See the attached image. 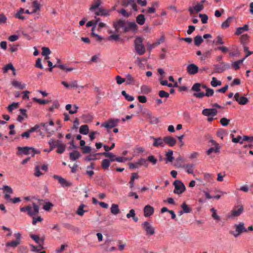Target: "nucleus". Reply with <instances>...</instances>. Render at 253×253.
Here are the masks:
<instances>
[{
  "label": "nucleus",
  "instance_id": "f257e3e1",
  "mask_svg": "<svg viewBox=\"0 0 253 253\" xmlns=\"http://www.w3.org/2000/svg\"><path fill=\"white\" fill-rule=\"evenodd\" d=\"M134 45L136 52L139 55H143L146 52L145 47L143 44V39L141 37H137L134 41Z\"/></svg>",
  "mask_w": 253,
  "mask_h": 253
},
{
  "label": "nucleus",
  "instance_id": "f03ea898",
  "mask_svg": "<svg viewBox=\"0 0 253 253\" xmlns=\"http://www.w3.org/2000/svg\"><path fill=\"white\" fill-rule=\"evenodd\" d=\"M244 208L242 205L235 206L227 214V217L229 219H234L239 217L243 212Z\"/></svg>",
  "mask_w": 253,
  "mask_h": 253
},
{
  "label": "nucleus",
  "instance_id": "7ed1b4c3",
  "mask_svg": "<svg viewBox=\"0 0 253 253\" xmlns=\"http://www.w3.org/2000/svg\"><path fill=\"white\" fill-rule=\"evenodd\" d=\"M21 212H27L30 216H34L39 212V207L35 203L33 204V207L28 205L26 207L20 208Z\"/></svg>",
  "mask_w": 253,
  "mask_h": 253
},
{
  "label": "nucleus",
  "instance_id": "20e7f679",
  "mask_svg": "<svg viewBox=\"0 0 253 253\" xmlns=\"http://www.w3.org/2000/svg\"><path fill=\"white\" fill-rule=\"evenodd\" d=\"M40 126L42 127V129L49 134H52L55 131L54 123L52 121L49 122L43 123L40 124Z\"/></svg>",
  "mask_w": 253,
  "mask_h": 253
},
{
  "label": "nucleus",
  "instance_id": "39448f33",
  "mask_svg": "<svg viewBox=\"0 0 253 253\" xmlns=\"http://www.w3.org/2000/svg\"><path fill=\"white\" fill-rule=\"evenodd\" d=\"M142 228L145 231L147 235L152 236L155 233V228L151 222L144 221L141 224Z\"/></svg>",
  "mask_w": 253,
  "mask_h": 253
},
{
  "label": "nucleus",
  "instance_id": "423d86ee",
  "mask_svg": "<svg viewBox=\"0 0 253 253\" xmlns=\"http://www.w3.org/2000/svg\"><path fill=\"white\" fill-rule=\"evenodd\" d=\"M14 237L15 238V240L7 242L5 244L7 247L15 248L20 244L22 239V235L20 232L16 233L14 234Z\"/></svg>",
  "mask_w": 253,
  "mask_h": 253
},
{
  "label": "nucleus",
  "instance_id": "0eeeda50",
  "mask_svg": "<svg viewBox=\"0 0 253 253\" xmlns=\"http://www.w3.org/2000/svg\"><path fill=\"white\" fill-rule=\"evenodd\" d=\"M120 120L119 119H110L101 124V126L107 129H111L117 126Z\"/></svg>",
  "mask_w": 253,
  "mask_h": 253
},
{
  "label": "nucleus",
  "instance_id": "6e6552de",
  "mask_svg": "<svg viewBox=\"0 0 253 253\" xmlns=\"http://www.w3.org/2000/svg\"><path fill=\"white\" fill-rule=\"evenodd\" d=\"M17 149L18 151L17 154L18 155L21 154L29 155L31 154L32 156H34L35 154L36 149L32 147H18Z\"/></svg>",
  "mask_w": 253,
  "mask_h": 253
},
{
  "label": "nucleus",
  "instance_id": "1a4fd4ad",
  "mask_svg": "<svg viewBox=\"0 0 253 253\" xmlns=\"http://www.w3.org/2000/svg\"><path fill=\"white\" fill-rule=\"evenodd\" d=\"M174 186V193L176 194H182L186 189L184 184L180 180H175L173 182Z\"/></svg>",
  "mask_w": 253,
  "mask_h": 253
},
{
  "label": "nucleus",
  "instance_id": "9d476101",
  "mask_svg": "<svg viewBox=\"0 0 253 253\" xmlns=\"http://www.w3.org/2000/svg\"><path fill=\"white\" fill-rule=\"evenodd\" d=\"M137 28L138 26L134 22L126 21L124 32L132 31L135 33L137 30Z\"/></svg>",
  "mask_w": 253,
  "mask_h": 253
},
{
  "label": "nucleus",
  "instance_id": "9b49d317",
  "mask_svg": "<svg viewBox=\"0 0 253 253\" xmlns=\"http://www.w3.org/2000/svg\"><path fill=\"white\" fill-rule=\"evenodd\" d=\"M10 83L13 87L20 90L23 89L26 87V84L23 83L22 82L15 79L12 80Z\"/></svg>",
  "mask_w": 253,
  "mask_h": 253
},
{
  "label": "nucleus",
  "instance_id": "f8f14e48",
  "mask_svg": "<svg viewBox=\"0 0 253 253\" xmlns=\"http://www.w3.org/2000/svg\"><path fill=\"white\" fill-rule=\"evenodd\" d=\"M150 139L153 140V146L154 147H164V139L161 137H154V136H150Z\"/></svg>",
  "mask_w": 253,
  "mask_h": 253
},
{
  "label": "nucleus",
  "instance_id": "ddd939ff",
  "mask_svg": "<svg viewBox=\"0 0 253 253\" xmlns=\"http://www.w3.org/2000/svg\"><path fill=\"white\" fill-rule=\"evenodd\" d=\"M228 64L225 62H221L220 64L215 66V72L217 73H222L226 69L229 68Z\"/></svg>",
  "mask_w": 253,
  "mask_h": 253
},
{
  "label": "nucleus",
  "instance_id": "4468645a",
  "mask_svg": "<svg viewBox=\"0 0 253 253\" xmlns=\"http://www.w3.org/2000/svg\"><path fill=\"white\" fill-rule=\"evenodd\" d=\"M234 98L240 105H245L249 102L247 98L241 96L239 93H236L234 95Z\"/></svg>",
  "mask_w": 253,
  "mask_h": 253
},
{
  "label": "nucleus",
  "instance_id": "2eb2a0df",
  "mask_svg": "<svg viewBox=\"0 0 253 253\" xmlns=\"http://www.w3.org/2000/svg\"><path fill=\"white\" fill-rule=\"evenodd\" d=\"M217 111L215 108L204 109L202 111V114L205 116L214 117L217 115Z\"/></svg>",
  "mask_w": 253,
  "mask_h": 253
},
{
  "label": "nucleus",
  "instance_id": "dca6fc26",
  "mask_svg": "<svg viewBox=\"0 0 253 253\" xmlns=\"http://www.w3.org/2000/svg\"><path fill=\"white\" fill-rule=\"evenodd\" d=\"M199 68L195 64L192 63L188 65L187 67V72L190 75H195L198 72Z\"/></svg>",
  "mask_w": 253,
  "mask_h": 253
},
{
  "label": "nucleus",
  "instance_id": "f3484780",
  "mask_svg": "<svg viewBox=\"0 0 253 253\" xmlns=\"http://www.w3.org/2000/svg\"><path fill=\"white\" fill-rule=\"evenodd\" d=\"M126 21L124 20H119L114 24V27L115 29V31L116 32H119V31L121 29L124 32V30L125 26Z\"/></svg>",
  "mask_w": 253,
  "mask_h": 253
},
{
  "label": "nucleus",
  "instance_id": "a211bd4d",
  "mask_svg": "<svg viewBox=\"0 0 253 253\" xmlns=\"http://www.w3.org/2000/svg\"><path fill=\"white\" fill-rule=\"evenodd\" d=\"M154 212V209L153 207L147 205L144 208V215L145 217H149L151 216Z\"/></svg>",
  "mask_w": 253,
  "mask_h": 253
},
{
  "label": "nucleus",
  "instance_id": "6ab92c4d",
  "mask_svg": "<svg viewBox=\"0 0 253 253\" xmlns=\"http://www.w3.org/2000/svg\"><path fill=\"white\" fill-rule=\"evenodd\" d=\"M203 4L202 3H198L195 6L192 7H190L189 8V11L190 12V14L192 15L194 13V12L198 13L201 11V10H203Z\"/></svg>",
  "mask_w": 253,
  "mask_h": 253
},
{
  "label": "nucleus",
  "instance_id": "aec40b11",
  "mask_svg": "<svg viewBox=\"0 0 253 253\" xmlns=\"http://www.w3.org/2000/svg\"><path fill=\"white\" fill-rule=\"evenodd\" d=\"M109 12L110 11L109 10L104 8L102 6H100L98 9V10L95 12V16L96 17L97 16H109Z\"/></svg>",
  "mask_w": 253,
  "mask_h": 253
},
{
  "label": "nucleus",
  "instance_id": "412c9836",
  "mask_svg": "<svg viewBox=\"0 0 253 253\" xmlns=\"http://www.w3.org/2000/svg\"><path fill=\"white\" fill-rule=\"evenodd\" d=\"M164 144L166 143L169 146L172 147L176 144V139L170 136H166L164 137Z\"/></svg>",
  "mask_w": 253,
  "mask_h": 253
},
{
  "label": "nucleus",
  "instance_id": "4be33fe9",
  "mask_svg": "<svg viewBox=\"0 0 253 253\" xmlns=\"http://www.w3.org/2000/svg\"><path fill=\"white\" fill-rule=\"evenodd\" d=\"M182 167L188 174H193L195 165L193 164H189L183 165Z\"/></svg>",
  "mask_w": 253,
  "mask_h": 253
},
{
  "label": "nucleus",
  "instance_id": "5701e85b",
  "mask_svg": "<svg viewBox=\"0 0 253 253\" xmlns=\"http://www.w3.org/2000/svg\"><path fill=\"white\" fill-rule=\"evenodd\" d=\"M59 141H55L53 139H50L48 142V144L50 145V148L49 149V151L44 150V152L49 153L55 147H57L58 145L59 144Z\"/></svg>",
  "mask_w": 253,
  "mask_h": 253
},
{
  "label": "nucleus",
  "instance_id": "b1692460",
  "mask_svg": "<svg viewBox=\"0 0 253 253\" xmlns=\"http://www.w3.org/2000/svg\"><path fill=\"white\" fill-rule=\"evenodd\" d=\"M101 4V0H94L93 3L91 4L89 10L90 11H95L96 9H98L100 7Z\"/></svg>",
  "mask_w": 253,
  "mask_h": 253
},
{
  "label": "nucleus",
  "instance_id": "393cba45",
  "mask_svg": "<svg viewBox=\"0 0 253 253\" xmlns=\"http://www.w3.org/2000/svg\"><path fill=\"white\" fill-rule=\"evenodd\" d=\"M236 232L241 234L242 232H246L247 229L244 226V223L243 222H240L238 224L235 225Z\"/></svg>",
  "mask_w": 253,
  "mask_h": 253
},
{
  "label": "nucleus",
  "instance_id": "a878e982",
  "mask_svg": "<svg viewBox=\"0 0 253 253\" xmlns=\"http://www.w3.org/2000/svg\"><path fill=\"white\" fill-rule=\"evenodd\" d=\"M214 145H215L214 148H210L207 150V153L208 155H210L212 152H214L215 153L219 152L220 146L219 144L214 142Z\"/></svg>",
  "mask_w": 253,
  "mask_h": 253
},
{
  "label": "nucleus",
  "instance_id": "bb28decb",
  "mask_svg": "<svg viewBox=\"0 0 253 253\" xmlns=\"http://www.w3.org/2000/svg\"><path fill=\"white\" fill-rule=\"evenodd\" d=\"M111 212L113 215H117L120 212L119 206L117 204H113L110 208Z\"/></svg>",
  "mask_w": 253,
  "mask_h": 253
},
{
  "label": "nucleus",
  "instance_id": "cd10ccee",
  "mask_svg": "<svg viewBox=\"0 0 253 253\" xmlns=\"http://www.w3.org/2000/svg\"><path fill=\"white\" fill-rule=\"evenodd\" d=\"M72 108V106L71 104H67L66 105L65 108L67 110L69 111V112L71 114H74L76 113H77L78 109V107L76 106V105H74L73 107V108Z\"/></svg>",
  "mask_w": 253,
  "mask_h": 253
},
{
  "label": "nucleus",
  "instance_id": "c85d7f7f",
  "mask_svg": "<svg viewBox=\"0 0 253 253\" xmlns=\"http://www.w3.org/2000/svg\"><path fill=\"white\" fill-rule=\"evenodd\" d=\"M81 157L80 153L78 151H74L70 153V159L72 161H76Z\"/></svg>",
  "mask_w": 253,
  "mask_h": 253
},
{
  "label": "nucleus",
  "instance_id": "c756f323",
  "mask_svg": "<svg viewBox=\"0 0 253 253\" xmlns=\"http://www.w3.org/2000/svg\"><path fill=\"white\" fill-rule=\"evenodd\" d=\"M135 211L133 209H131L129 211V212L126 214V216L127 218L132 217L133 220L136 222L138 220V218L135 216Z\"/></svg>",
  "mask_w": 253,
  "mask_h": 253
},
{
  "label": "nucleus",
  "instance_id": "7c9ffc66",
  "mask_svg": "<svg viewBox=\"0 0 253 253\" xmlns=\"http://www.w3.org/2000/svg\"><path fill=\"white\" fill-rule=\"evenodd\" d=\"M249 30V26L248 25H245L244 26L242 27H239L237 29L235 32L236 35H239L243 33L245 31H248Z\"/></svg>",
  "mask_w": 253,
  "mask_h": 253
},
{
  "label": "nucleus",
  "instance_id": "2f4dec72",
  "mask_svg": "<svg viewBox=\"0 0 253 253\" xmlns=\"http://www.w3.org/2000/svg\"><path fill=\"white\" fill-rule=\"evenodd\" d=\"M20 111L22 113V115H18L17 120L19 122H22L24 118H27L26 110L24 109H20Z\"/></svg>",
  "mask_w": 253,
  "mask_h": 253
},
{
  "label": "nucleus",
  "instance_id": "473e14b6",
  "mask_svg": "<svg viewBox=\"0 0 253 253\" xmlns=\"http://www.w3.org/2000/svg\"><path fill=\"white\" fill-rule=\"evenodd\" d=\"M79 132L80 133L84 135L87 134L89 132L88 126L86 125L81 126L80 128Z\"/></svg>",
  "mask_w": 253,
  "mask_h": 253
},
{
  "label": "nucleus",
  "instance_id": "72a5a7b5",
  "mask_svg": "<svg viewBox=\"0 0 253 253\" xmlns=\"http://www.w3.org/2000/svg\"><path fill=\"white\" fill-rule=\"evenodd\" d=\"M145 16L143 14L138 15L136 18V22L140 25H143L145 23Z\"/></svg>",
  "mask_w": 253,
  "mask_h": 253
},
{
  "label": "nucleus",
  "instance_id": "f704fd0d",
  "mask_svg": "<svg viewBox=\"0 0 253 253\" xmlns=\"http://www.w3.org/2000/svg\"><path fill=\"white\" fill-rule=\"evenodd\" d=\"M245 59V58H243L241 60H239L238 61L233 62L232 63V66L236 70L239 69L240 68V65L243 62Z\"/></svg>",
  "mask_w": 253,
  "mask_h": 253
},
{
  "label": "nucleus",
  "instance_id": "c9c22d12",
  "mask_svg": "<svg viewBox=\"0 0 253 253\" xmlns=\"http://www.w3.org/2000/svg\"><path fill=\"white\" fill-rule=\"evenodd\" d=\"M140 91L141 93L148 94L151 92L152 89L149 86L146 85H143L140 87Z\"/></svg>",
  "mask_w": 253,
  "mask_h": 253
},
{
  "label": "nucleus",
  "instance_id": "e433bc0d",
  "mask_svg": "<svg viewBox=\"0 0 253 253\" xmlns=\"http://www.w3.org/2000/svg\"><path fill=\"white\" fill-rule=\"evenodd\" d=\"M30 237L33 240H34L40 246H41V245L43 244V240L40 239L39 236L32 234L30 235Z\"/></svg>",
  "mask_w": 253,
  "mask_h": 253
},
{
  "label": "nucleus",
  "instance_id": "4c0bfd02",
  "mask_svg": "<svg viewBox=\"0 0 253 253\" xmlns=\"http://www.w3.org/2000/svg\"><path fill=\"white\" fill-rule=\"evenodd\" d=\"M94 18L96 19L95 25H98V30H100L101 28H104L106 26V24L105 23L101 21L100 18H97L96 16H95Z\"/></svg>",
  "mask_w": 253,
  "mask_h": 253
},
{
  "label": "nucleus",
  "instance_id": "58836bf2",
  "mask_svg": "<svg viewBox=\"0 0 253 253\" xmlns=\"http://www.w3.org/2000/svg\"><path fill=\"white\" fill-rule=\"evenodd\" d=\"M101 155L104 156L106 157L109 158L112 162L115 161L116 156L111 152H105L101 153Z\"/></svg>",
  "mask_w": 253,
  "mask_h": 253
},
{
  "label": "nucleus",
  "instance_id": "ea45409f",
  "mask_svg": "<svg viewBox=\"0 0 253 253\" xmlns=\"http://www.w3.org/2000/svg\"><path fill=\"white\" fill-rule=\"evenodd\" d=\"M54 67L60 68L62 70H65L68 72L72 71L74 70V68L71 67H67L65 65L61 64H56L54 65Z\"/></svg>",
  "mask_w": 253,
  "mask_h": 253
},
{
  "label": "nucleus",
  "instance_id": "a19ab883",
  "mask_svg": "<svg viewBox=\"0 0 253 253\" xmlns=\"http://www.w3.org/2000/svg\"><path fill=\"white\" fill-rule=\"evenodd\" d=\"M125 79L126 80L125 82H126V84H134V78L129 74H128L126 75V78Z\"/></svg>",
  "mask_w": 253,
  "mask_h": 253
},
{
  "label": "nucleus",
  "instance_id": "79ce46f5",
  "mask_svg": "<svg viewBox=\"0 0 253 253\" xmlns=\"http://www.w3.org/2000/svg\"><path fill=\"white\" fill-rule=\"evenodd\" d=\"M166 161L167 162H172L174 158L173 157V151L171 150H169V151L167 153L166 155Z\"/></svg>",
  "mask_w": 253,
  "mask_h": 253
},
{
  "label": "nucleus",
  "instance_id": "37998d69",
  "mask_svg": "<svg viewBox=\"0 0 253 253\" xmlns=\"http://www.w3.org/2000/svg\"><path fill=\"white\" fill-rule=\"evenodd\" d=\"M211 84L212 87H216L221 85V82L218 81L215 77H212L211 81Z\"/></svg>",
  "mask_w": 253,
  "mask_h": 253
},
{
  "label": "nucleus",
  "instance_id": "c03bdc74",
  "mask_svg": "<svg viewBox=\"0 0 253 253\" xmlns=\"http://www.w3.org/2000/svg\"><path fill=\"white\" fill-rule=\"evenodd\" d=\"M138 178V176L137 173H133L132 174V176L130 179V180L129 182V184L130 185V188L132 189L134 186V182L135 179H137Z\"/></svg>",
  "mask_w": 253,
  "mask_h": 253
},
{
  "label": "nucleus",
  "instance_id": "a18cd8bd",
  "mask_svg": "<svg viewBox=\"0 0 253 253\" xmlns=\"http://www.w3.org/2000/svg\"><path fill=\"white\" fill-rule=\"evenodd\" d=\"M84 204L81 205L77 209V213L80 216H83L84 212L86 211L84 210Z\"/></svg>",
  "mask_w": 253,
  "mask_h": 253
},
{
  "label": "nucleus",
  "instance_id": "49530a36",
  "mask_svg": "<svg viewBox=\"0 0 253 253\" xmlns=\"http://www.w3.org/2000/svg\"><path fill=\"white\" fill-rule=\"evenodd\" d=\"M203 42V40L201 36H197L194 38V43L196 45H200Z\"/></svg>",
  "mask_w": 253,
  "mask_h": 253
},
{
  "label": "nucleus",
  "instance_id": "de8ad7c7",
  "mask_svg": "<svg viewBox=\"0 0 253 253\" xmlns=\"http://www.w3.org/2000/svg\"><path fill=\"white\" fill-rule=\"evenodd\" d=\"M30 246L31 248V251H32L33 252H36V253L39 252L41 250H42L43 248L42 247V245H41V246H40L39 245V246L37 247L34 246L33 245H30Z\"/></svg>",
  "mask_w": 253,
  "mask_h": 253
},
{
  "label": "nucleus",
  "instance_id": "09e8293b",
  "mask_svg": "<svg viewBox=\"0 0 253 253\" xmlns=\"http://www.w3.org/2000/svg\"><path fill=\"white\" fill-rule=\"evenodd\" d=\"M59 182L62 187H68L71 185V183L67 181L65 179L62 178L59 181Z\"/></svg>",
  "mask_w": 253,
  "mask_h": 253
},
{
  "label": "nucleus",
  "instance_id": "8fccbe9b",
  "mask_svg": "<svg viewBox=\"0 0 253 253\" xmlns=\"http://www.w3.org/2000/svg\"><path fill=\"white\" fill-rule=\"evenodd\" d=\"M181 207L182 209L183 212H184L185 213H190L192 211L191 209L185 203H183L181 205Z\"/></svg>",
  "mask_w": 253,
  "mask_h": 253
},
{
  "label": "nucleus",
  "instance_id": "3c124183",
  "mask_svg": "<svg viewBox=\"0 0 253 253\" xmlns=\"http://www.w3.org/2000/svg\"><path fill=\"white\" fill-rule=\"evenodd\" d=\"M70 86L71 88L80 87V86H79L78 85V82L77 80L72 81L70 83ZM80 87L83 88L84 87V86H80Z\"/></svg>",
  "mask_w": 253,
  "mask_h": 253
},
{
  "label": "nucleus",
  "instance_id": "603ef678",
  "mask_svg": "<svg viewBox=\"0 0 253 253\" xmlns=\"http://www.w3.org/2000/svg\"><path fill=\"white\" fill-rule=\"evenodd\" d=\"M122 94L125 97L126 99L128 101H132L134 98L132 96L129 95L127 94L126 91L123 90L122 91Z\"/></svg>",
  "mask_w": 253,
  "mask_h": 253
},
{
  "label": "nucleus",
  "instance_id": "864d4df0",
  "mask_svg": "<svg viewBox=\"0 0 253 253\" xmlns=\"http://www.w3.org/2000/svg\"><path fill=\"white\" fill-rule=\"evenodd\" d=\"M18 106V103L13 102L8 106L7 109L9 112H12L14 109H16Z\"/></svg>",
  "mask_w": 253,
  "mask_h": 253
},
{
  "label": "nucleus",
  "instance_id": "5fc2aeb1",
  "mask_svg": "<svg viewBox=\"0 0 253 253\" xmlns=\"http://www.w3.org/2000/svg\"><path fill=\"white\" fill-rule=\"evenodd\" d=\"M110 165V161L108 159H104L102 162V167L103 169H107Z\"/></svg>",
  "mask_w": 253,
  "mask_h": 253
},
{
  "label": "nucleus",
  "instance_id": "6e6d98bb",
  "mask_svg": "<svg viewBox=\"0 0 253 253\" xmlns=\"http://www.w3.org/2000/svg\"><path fill=\"white\" fill-rule=\"evenodd\" d=\"M58 145V146H57V149L56 150L57 153L59 154L63 153L65 149V146L63 144H61V143H59V144Z\"/></svg>",
  "mask_w": 253,
  "mask_h": 253
},
{
  "label": "nucleus",
  "instance_id": "4d7b16f0",
  "mask_svg": "<svg viewBox=\"0 0 253 253\" xmlns=\"http://www.w3.org/2000/svg\"><path fill=\"white\" fill-rule=\"evenodd\" d=\"M24 13H25L24 9L22 8H20L19 11L16 13L15 17L22 20H24L25 19V17H20V14H23Z\"/></svg>",
  "mask_w": 253,
  "mask_h": 253
},
{
  "label": "nucleus",
  "instance_id": "13d9d810",
  "mask_svg": "<svg viewBox=\"0 0 253 253\" xmlns=\"http://www.w3.org/2000/svg\"><path fill=\"white\" fill-rule=\"evenodd\" d=\"M232 19L231 17H229L226 21L223 22L221 24V28L222 29H226L229 26V23Z\"/></svg>",
  "mask_w": 253,
  "mask_h": 253
},
{
  "label": "nucleus",
  "instance_id": "bf43d9fd",
  "mask_svg": "<svg viewBox=\"0 0 253 253\" xmlns=\"http://www.w3.org/2000/svg\"><path fill=\"white\" fill-rule=\"evenodd\" d=\"M42 54L43 56H47L51 53V51L49 48L46 47H42Z\"/></svg>",
  "mask_w": 253,
  "mask_h": 253
},
{
  "label": "nucleus",
  "instance_id": "052dcab7",
  "mask_svg": "<svg viewBox=\"0 0 253 253\" xmlns=\"http://www.w3.org/2000/svg\"><path fill=\"white\" fill-rule=\"evenodd\" d=\"M201 84L200 83L195 84L192 87V90L194 91L199 92L201 90Z\"/></svg>",
  "mask_w": 253,
  "mask_h": 253
},
{
  "label": "nucleus",
  "instance_id": "680f3d73",
  "mask_svg": "<svg viewBox=\"0 0 253 253\" xmlns=\"http://www.w3.org/2000/svg\"><path fill=\"white\" fill-rule=\"evenodd\" d=\"M59 107V104L58 101L55 100L54 101L52 104V105L49 107V111H53L54 109H57Z\"/></svg>",
  "mask_w": 253,
  "mask_h": 253
},
{
  "label": "nucleus",
  "instance_id": "e2e57ef3",
  "mask_svg": "<svg viewBox=\"0 0 253 253\" xmlns=\"http://www.w3.org/2000/svg\"><path fill=\"white\" fill-rule=\"evenodd\" d=\"M9 70H11L13 71H15V69L13 67L12 64L10 63L4 66L3 68L4 72L6 73Z\"/></svg>",
  "mask_w": 253,
  "mask_h": 253
},
{
  "label": "nucleus",
  "instance_id": "0e129e2a",
  "mask_svg": "<svg viewBox=\"0 0 253 253\" xmlns=\"http://www.w3.org/2000/svg\"><path fill=\"white\" fill-rule=\"evenodd\" d=\"M199 17L201 19V21L203 24H206L208 22V16L205 14H199Z\"/></svg>",
  "mask_w": 253,
  "mask_h": 253
},
{
  "label": "nucleus",
  "instance_id": "69168bd1",
  "mask_svg": "<svg viewBox=\"0 0 253 253\" xmlns=\"http://www.w3.org/2000/svg\"><path fill=\"white\" fill-rule=\"evenodd\" d=\"M232 140L234 143H240V144H243L244 141H243V138L240 135L236 138H233Z\"/></svg>",
  "mask_w": 253,
  "mask_h": 253
},
{
  "label": "nucleus",
  "instance_id": "338daca9",
  "mask_svg": "<svg viewBox=\"0 0 253 253\" xmlns=\"http://www.w3.org/2000/svg\"><path fill=\"white\" fill-rule=\"evenodd\" d=\"M18 251L20 253H27L28 248L27 246H21L18 248Z\"/></svg>",
  "mask_w": 253,
  "mask_h": 253
},
{
  "label": "nucleus",
  "instance_id": "774afa93",
  "mask_svg": "<svg viewBox=\"0 0 253 253\" xmlns=\"http://www.w3.org/2000/svg\"><path fill=\"white\" fill-rule=\"evenodd\" d=\"M159 95L161 98H168L169 97V93L164 90H160L159 92Z\"/></svg>",
  "mask_w": 253,
  "mask_h": 253
}]
</instances>
